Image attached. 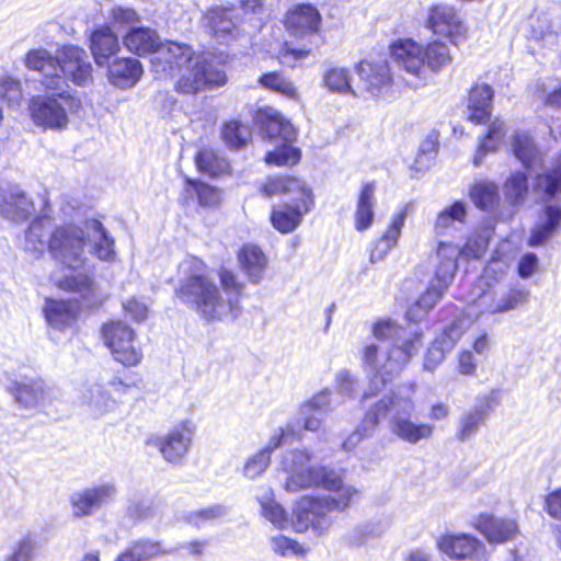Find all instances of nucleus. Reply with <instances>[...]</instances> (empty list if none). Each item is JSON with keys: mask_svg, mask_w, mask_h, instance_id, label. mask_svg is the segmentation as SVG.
<instances>
[{"mask_svg": "<svg viewBox=\"0 0 561 561\" xmlns=\"http://www.w3.org/2000/svg\"><path fill=\"white\" fill-rule=\"evenodd\" d=\"M382 533L383 529L375 524H363L351 529L346 535V540L350 545L360 546L379 537Z\"/></svg>", "mask_w": 561, "mask_h": 561, "instance_id": "55", "label": "nucleus"}, {"mask_svg": "<svg viewBox=\"0 0 561 561\" xmlns=\"http://www.w3.org/2000/svg\"><path fill=\"white\" fill-rule=\"evenodd\" d=\"M390 54L397 67L404 71L403 80L412 88L424 84L428 70L438 72L451 62L449 47L439 41L426 47L413 39L398 41L391 45Z\"/></svg>", "mask_w": 561, "mask_h": 561, "instance_id": "6", "label": "nucleus"}, {"mask_svg": "<svg viewBox=\"0 0 561 561\" xmlns=\"http://www.w3.org/2000/svg\"><path fill=\"white\" fill-rule=\"evenodd\" d=\"M180 285L178 298L193 307L206 320H219L227 316L218 287L206 275V265L197 257L185 259L179 265Z\"/></svg>", "mask_w": 561, "mask_h": 561, "instance_id": "5", "label": "nucleus"}, {"mask_svg": "<svg viewBox=\"0 0 561 561\" xmlns=\"http://www.w3.org/2000/svg\"><path fill=\"white\" fill-rule=\"evenodd\" d=\"M446 289L431 282L426 291L408 309L407 320L413 323L421 321L443 297Z\"/></svg>", "mask_w": 561, "mask_h": 561, "instance_id": "42", "label": "nucleus"}, {"mask_svg": "<svg viewBox=\"0 0 561 561\" xmlns=\"http://www.w3.org/2000/svg\"><path fill=\"white\" fill-rule=\"evenodd\" d=\"M89 47L95 64L100 67L108 65L112 57L121 50L117 34L108 24L95 27L89 36Z\"/></svg>", "mask_w": 561, "mask_h": 561, "instance_id": "23", "label": "nucleus"}, {"mask_svg": "<svg viewBox=\"0 0 561 561\" xmlns=\"http://www.w3.org/2000/svg\"><path fill=\"white\" fill-rule=\"evenodd\" d=\"M470 197L478 208L491 210L499 203V187L493 182L479 181L471 187Z\"/></svg>", "mask_w": 561, "mask_h": 561, "instance_id": "44", "label": "nucleus"}, {"mask_svg": "<svg viewBox=\"0 0 561 561\" xmlns=\"http://www.w3.org/2000/svg\"><path fill=\"white\" fill-rule=\"evenodd\" d=\"M50 224L46 218H37L33 220L25 232L24 249L36 255H42L48 249V240L50 238Z\"/></svg>", "mask_w": 561, "mask_h": 561, "instance_id": "39", "label": "nucleus"}, {"mask_svg": "<svg viewBox=\"0 0 561 561\" xmlns=\"http://www.w3.org/2000/svg\"><path fill=\"white\" fill-rule=\"evenodd\" d=\"M117 493L114 482H103L77 491L70 496L72 515L78 518L91 516L103 506L114 502Z\"/></svg>", "mask_w": 561, "mask_h": 561, "instance_id": "15", "label": "nucleus"}, {"mask_svg": "<svg viewBox=\"0 0 561 561\" xmlns=\"http://www.w3.org/2000/svg\"><path fill=\"white\" fill-rule=\"evenodd\" d=\"M105 345L112 351L115 359L125 366L137 365L142 354L134 345V331L125 323L117 321L103 328Z\"/></svg>", "mask_w": 561, "mask_h": 561, "instance_id": "13", "label": "nucleus"}, {"mask_svg": "<svg viewBox=\"0 0 561 561\" xmlns=\"http://www.w3.org/2000/svg\"><path fill=\"white\" fill-rule=\"evenodd\" d=\"M534 190L541 194L546 203L561 192V161L551 171L537 175ZM560 224L561 206L547 204L542 209L541 222L531 230L528 244L530 247L543 244L559 229Z\"/></svg>", "mask_w": 561, "mask_h": 561, "instance_id": "8", "label": "nucleus"}, {"mask_svg": "<svg viewBox=\"0 0 561 561\" xmlns=\"http://www.w3.org/2000/svg\"><path fill=\"white\" fill-rule=\"evenodd\" d=\"M262 130L271 140L280 141L273 151H268L265 161L268 164H295L300 159V150L291 146L296 140V129L277 111L268 108L261 113Z\"/></svg>", "mask_w": 561, "mask_h": 561, "instance_id": "10", "label": "nucleus"}, {"mask_svg": "<svg viewBox=\"0 0 561 561\" xmlns=\"http://www.w3.org/2000/svg\"><path fill=\"white\" fill-rule=\"evenodd\" d=\"M331 391L328 388L301 405L297 424L305 430L316 432L320 428L324 415L331 410Z\"/></svg>", "mask_w": 561, "mask_h": 561, "instance_id": "29", "label": "nucleus"}, {"mask_svg": "<svg viewBox=\"0 0 561 561\" xmlns=\"http://www.w3.org/2000/svg\"><path fill=\"white\" fill-rule=\"evenodd\" d=\"M115 241L96 219L84 221L83 228L76 225L56 227L48 240V251L55 261L71 271L57 282V286L67 291L88 295L92 289V278L85 267L89 266L88 253L101 261L112 262L116 257Z\"/></svg>", "mask_w": 561, "mask_h": 561, "instance_id": "2", "label": "nucleus"}, {"mask_svg": "<svg viewBox=\"0 0 561 561\" xmlns=\"http://www.w3.org/2000/svg\"><path fill=\"white\" fill-rule=\"evenodd\" d=\"M514 156L524 168L530 170L541 164V154L533 138L526 133H516L513 139Z\"/></svg>", "mask_w": 561, "mask_h": 561, "instance_id": "40", "label": "nucleus"}, {"mask_svg": "<svg viewBox=\"0 0 561 561\" xmlns=\"http://www.w3.org/2000/svg\"><path fill=\"white\" fill-rule=\"evenodd\" d=\"M57 78H61L66 83L70 80L76 85H89L92 80V65L87 51L75 45H66L59 49Z\"/></svg>", "mask_w": 561, "mask_h": 561, "instance_id": "14", "label": "nucleus"}, {"mask_svg": "<svg viewBox=\"0 0 561 561\" xmlns=\"http://www.w3.org/2000/svg\"><path fill=\"white\" fill-rule=\"evenodd\" d=\"M324 85L332 92L341 94L355 95L351 85V75L345 68L333 67L325 71L323 76Z\"/></svg>", "mask_w": 561, "mask_h": 561, "instance_id": "47", "label": "nucleus"}, {"mask_svg": "<svg viewBox=\"0 0 561 561\" xmlns=\"http://www.w3.org/2000/svg\"><path fill=\"white\" fill-rule=\"evenodd\" d=\"M175 83L178 92L196 94L205 89H214L226 84V72L218 68L213 61L199 54H194L181 72Z\"/></svg>", "mask_w": 561, "mask_h": 561, "instance_id": "11", "label": "nucleus"}, {"mask_svg": "<svg viewBox=\"0 0 561 561\" xmlns=\"http://www.w3.org/2000/svg\"><path fill=\"white\" fill-rule=\"evenodd\" d=\"M127 516L134 522H144L154 515L153 502L150 499L135 497L128 502Z\"/></svg>", "mask_w": 561, "mask_h": 561, "instance_id": "54", "label": "nucleus"}, {"mask_svg": "<svg viewBox=\"0 0 561 561\" xmlns=\"http://www.w3.org/2000/svg\"><path fill=\"white\" fill-rule=\"evenodd\" d=\"M530 291L525 286L514 285L500 293L489 307L491 313H504L520 308L529 301Z\"/></svg>", "mask_w": 561, "mask_h": 561, "instance_id": "38", "label": "nucleus"}, {"mask_svg": "<svg viewBox=\"0 0 561 561\" xmlns=\"http://www.w3.org/2000/svg\"><path fill=\"white\" fill-rule=\"evenodd\" d=\"M123 44L129 51L138 56L152 54L153 57L162 43L154 30L134 26L123 36Z\"/></svg>", "mask_w": 561, "mask_h": 561, "instance_id": "34", "label": "nucleus"}, {"mask_svg": "<svg viewBox=\"0 0 561 561\" xmlns=\"http://www.w3.org/2000/svg\"><path fill=\"white\" fill-rule=\"evenodd\" d=\"M14 401L24 408H34L39 402L41 388H9Z\"/></svg>", "mask_w": 561, "mask_h": 561, "instance_id": "60", "label": "nucleus"}, {"mask_svg": "<svg viewBox=\"0 0 561 561\" xmlns=\"http://www.w3.org/2000/svg\"><path fill=\"white\" fill-rule=\"evenodd\" d=\"M203 20L209 32L220 42L237 38L240 34V9L234 4L211 7L205 12Z\"/></svg>", "mask_w": 561, "mask_h": 561, "instance_id": "17", "label": "nucleus"}, {"mask_svg": "<svg viewBox=\"0 0 561 561\" xmlns=\"http://www.w3.org/2000/svg\"><path fill=\"white\" fill-rule=\"evenodd\" d=\"M45 317L53 329L64 331L77 320L78 306L66 300H47Z\"/></svg>", "mask_w": 561, "mask_h": 561, "instance_id": "37", "label": "nucleus"}, {"mask_svg": "<svg viewBox=\"0 0 561 561\" xmlns=\"http://www.w3.org/2000/svg\"><path fill=\"white\" fill-rule=\"evenodd\" d=\"M263 192L266 196L293 195L290 202L274 208L271 214L273 227L282 233L294 231L312 205L311 191L302 181L295 178H272L264 185Z\"/></svg>", "mask_w": 561, "mask_h": 561, "instance_id": "7", "label": "nucleus"}, {"mask_svg": "<svg viewBox=\"0 0 561 561\" xmlns=\"http://www.w3.org/2000/svg\"><path fill=\"white\" fill-rule=\"evenodd\" d=\"M362 88L371 95L387 91L393 78L386 60H362L356 66Z\"/></svg>", "mask_w": 561, "mask_h": 561, "instance_id": "21", "label": "nucleus"}, {"mask_svg": "<svg viewBox=\"0 0 561 561\" xmlns=\"http://www.w3.org/2000/svg\"><path fill=\"white\" fill-rule=\"evenodd\" d=\"M226 514L227 510L224 505L215 504L191 512L187 515L186 520L196 527H201L204 523L224 517Z\"/></svg>", "mask_w": 561, "mask_h": 561, "instance_id": "57", "label": "nucleus"}, {"mask_svg": "<svg viewBox=\"0 0 561 561\" xmlns=\"http://www.w3.org/2000/svg\"><path fill=\"white\" fill-rule=\"evenodd\" d=\"M428 25L434 33L449 37L455 44L465 41L467 27L460 15L451 7L437 4L431 9Z\"/></svg>", "mask_w": 561, "mask_h": 561, "instance_id": "19", "label": "nucleus"}, {"mask_svg": "<svg viewBox=\"0 0 561 561\" xmlns=\"http://www.w3.org/2000/svg\"><path fill=\"white\" fill-rule=\"evenodd\" d=\"M80 101L72 96L67 88L46 90L45 94L34 95L30 100L31 117L38 126L62 129L68 125V114L76 111Z\"/></svg>", "mask_w": 561, "mask_h": 561, "instance_id": "9", "label": "nucleus"}, {"mask_svg": "<svg viewBox=\"0 0 561 561\" xmlns=\"http://www.w3.org/2000/svg\"><path fill=\"white\" fill-rule=\"evenodd\" d=\"M504 194L511 205H520L528 194V179L523 172H515L504 184Z\"/></svg>", "mask_w": 561, "mask_h": 561, "instance_id": "48", "label": "nucleus"}, {"mask_svg": "<svg viewBox=\"0 0 561 561\" xmlns=\"http://www.w3.org/2000/svg\"><path fill=\"white\" fill-rule=\"evenodd\" d=\"M476 527L490 542H505L514 539L518 534L516 520L489 514H481L477 519Z\"/></svg>", "mask_w": 561, "mask_h": 561, "instance_id": "31", "label": "nucleus"}, {"mask_svg": "<svg viewBox=\"0 0 561 561\" xmlns=\"http://www.w3.org/2000/svg\"><path fill=\"white\" fill-rule=\"evenodd\" d=\"M294 434L295 430L291 425H287L285 428H278L270 438L268 444L247 460L243 467V476L248 479H255L261 476L271 462L273 450L284 445Z\"/></svg>", "mask_w": 561, "mask_h": 561, "instance_id": "26", "label": "nucleus"}, {"mask_svg": "<svg viewBox=\"0 0 561 561\" xmlns=\"http://www.w3.org/2000/svg\"><path fill=\"white\" fill-rule=\"evenodd\" d=\"M490 233L484 230L481 233L469 237L466 244L460 249V255L467 259H479L486 251Z\"/></svg>", "mask_w": 561, "mask_h": 561, "instance_id": "56", "label": "nucleus"}, {"mask_svg": "<svg viewBox=\"0 0 561 561\" xmlns=\"http://www.w3.org/2000/svg\"><path fill=\"white\" fill-rule=\"evenodd\" d=\"M169 554H174V550H168L159 540L141 537L131 540L115 561H152Z\"/></svg>", "mask_w": 561, "mask_h": 561, "instance_id": "28", "label": "nucleus"}, {"mask_svg": "<svg viewBox=\"0 0 561 561\" xmlns=\"http://www.w3.org/2000/svg\"><path fill=\"white\" fill-rule=\"evenodd\" d=\"M321 24L318 9L309 3L295 5L285 18V26L295 35L317 32Z\"/></svg>", "mask_w": 561, "mask_h": 561, "instance_id": "30", "label": "nucleus"}, {"mask_svg": "<svg viewBox=\"0 0 561 561\" xmlns=\"http://www.w3.org/2000/svg\"><path fill=\"white\" fill-rule=\"evenodd\" d=\"M493 89L486 83H477L471 88L467 102L468 119L482 124L489 121L492 111Z\"/></svg>", "mask_w": 561, "mask_h": 561, "instance_id": "33", "label": "nucleus"}, {"mask_svg": "<svg viewBox=\"0 0 561 561\" xmlns=\"http://www.w3.org/2000/svg\"><path fill=\"white\" fill-rule=\"evenodd\" d=\"M311 455L307 450H290L282 461L287 473L285 489L299 492L313 486H322L335 495L323 497H302L294 510L293 526L304 533L312 527L318 534L327 531L332 525L331 513L344 511L357 491L343 483L340 472L325 467L310 466Z\"/></svg>", "mask_w": 561, "mask_h": 561, "instance_id": "1", "label": "nucleus"}, {"mask_svg": "<svg viewBox=\"0 0 561 561\" xmlns=\"http://www.w3.org/2000/svg\"><path fill=\"white\" fill-rule=\"evenodd\" d=\"M59 50L54 56L45 48L31 49L25 55V66L30 70L38 71L44 76L43 85L45 90H60V88H68V84L61 79L57 78Z\"/></svg>", "mask_w": 561, "mask_h": 561, "instance_id": "20", "label": "nucleus"}, {"mask_svg": "<svg viewBox=\"0 0 561 561\" xmlns=\"http://www.w3.org/2000/svg\"><path fill=\"white\" fill-rule=\"evenodd\" d=\"M438 549L455 560L484 561V545L467 534L444 535L437 540Z\"/></svg>", "mask_w": 561, "mask_h": 561, "instance_id": "18", "label": "nucleus"}, {"mask_svg": "<svg viewBox=\"0 0 561 561\" xmlns=\"http://www.w3.org/2000/svg\"><path fill=\"white\" fill-rule=\"evenodd\" d=\"M195 54L194 49L182 43H162L151 58L152 71L159 78L176 77L188 65Z\"/></svg>", "mask_w": 561, "mask_h": 561, "instance_id": "16", "label": "nucleus"}, {"mask_svg": "<svg viewBox=\"0 0 561 561\" xmlns=\"http://www.w3.org/2000/svg\"><path fill=\"white\" fill-rule=\"evenodd\" d=\"M108 19H110L112 28L113 27H117V28H127L128 27V30H129V28L136 26V24L140 22V16L136 12V10H134L133 8L123 7V5H114L108 13Z\"/></svg>", "mask_w": 561, "mask_h": 561, "instance_id": "53", "label": "nucleus"}, {"mask_svg": "<svg viewBox=\"0 0 561 561\" xmlns=\"http://www.w3.org/2000/svg\"><path fill=\"white\" fill-rule=\"evenodd\" d=\"M373 333L379 344L367 345L363 360L368 373L373 375V385L386 386L417 352L421 346V333L390 320L376 323Z\"/></svg>", "mask_w": 561, "mask_h": 561, "instance_id": "3", "label": "nucleus"}, {"mask_svg": "<svg viewBox=\"0 0 561 561\" xmlns=\"http://www.w3.org/2000/svg\"><path fill=\"white\" fill-rule=\"evenodd\" d=\"M106 66L108 81L119 89L133 88L144 72L141 62L133 57L116 58Z\"/></svg>", "mask_w": 561, "mask_h": 561, "instance_id": "27", "label": "nucleus"}, {"mask_svg": "<svg viewBox=\"0 0 561 561\" xmlns=\"http://www.w3.org/2000/svg\"><path fill=\"white\" fill-rule=\"evenodd\" d=\"M412 209V203H407L392 215L388 229L373 245L369 257L370 263L375 264L382 261L397 245L408 213Z\"/></svg>", "mask_w": 561, "mask_h": 561, "instance_id": "24", "label": "nucleus"}, {"mask_svg": "<svg viewBox=\"0 0 561 561\" xmlns=\"http://www.w3.org/2000/svg\"><path fill=\"white\" fill-rule=\"evenodd\" d=\"M195 431V424L191 420H184L165 435L151 437L147 444L156 447L167 462L180 465L191 450Z\"/></svg>", "mask_w": 561, "mask_h": 561, "instance_id": "12", "label": "nucleus"}, {"mask_svg": "<svg viewBox=\"0 0 561 561\" xmlns=\"http://www.w3.org/2000/svg\"><path fill=\"white\" fill-rule=\"evenodd\" d=\"M221 136L230 148L240 149L251 139L252 131L249 125L230 121L224 125Z\"/></svg>", "mask_w": 561, "mask_h": 561, "instance_id": "46", "label": "nucleus"}, {"mask_svg": "<svg viewBox=\"0 0 561 561\" xmlns=\"http://www.w3.org/2000/svg\"><path fill=\"white\" fill-rule=\"evenodd\" d=\"M471 324L472 320L469 317H457L449 325L445 327L442 334L436 339L442 342L446 348L453 350Z\"/></svg>", "mask_w": 561, "mask_h": 561, "instance_id": "51", "label": "nucleus"}, {"mask_svg": "<svg viewBox=\"0 0 561 561\" xmlns=\"http://www.w3.org/2000/svg\"><path fill=\"white\" fill-rule=\"evenodd\" d=\"M383 393L379 391L366 392L363 400L371 398L377 400L370 404L366 413L365 426L377 427L380 419L389 417V427L392 434L410 444H417L422 439L432 436L434 426L430 424H416L412 422L411 415L414 411V403L409 394L396 392L391 388Z\"/></svg>", "mask_w": 561, "mask_h": 561, "instance_id": "4", "label": "nucleus"}, {"mask_svg": "<svg viewBox=\"0 0 561 561\" xmlns=\"http://www.w3.org/2000/svg\"><path fill=\"white\" fill-rule=\"evenodd\" d=\"M376 182H365L358 192L356 210L354 214V226L359 232L369 229L375 218Z\"/></svg>", "mask_w": 561, "mask_h": 561, "instance_id": "35", "label": "nucleus"}, {"mask_svg": "<svg viewBox=\"0 0 561 561\" xmlns=\"http://www.w3.org/2000/svg\"><path fill=\"white\" fill-rule=\"evenodd\" d=\"M259 82L266 89L276 91L288 98H296L297 90L293 82L283 77L279 72H267L260 77Z\"/></svg>", "mask_w": 561, "mask_h": 561, "instance_id": "52", "label": "nucleus"}, {"mask_svg": "<svg viewBox=\"0 0 561 561\" xmlns=\"http://www.w3.org/2000/svg\"><path fill=\"white\" fill-rule=\"evenodd\" d=\"M500 141L501 140H497L495 138H491L490 135L486 134L482 138V140H481V142H480V145H479V147L477 149V152H476V154L473 157V164H474V167H480L482 164V162H483L484 157L489 152H493V151H495L497 149V146H499Z\"/></svg>", "mask_w": 561, "mask_h": 561, "instance_id": "63", "label": "nucleus"}, {"mask_svg": "<svg viewBox=\"0 0 561 561\" xmlns=\"http://www.w3.org/2000/svg\"><path fill=\"white\" fill-rule=\"evenodd\" d=\"M262 515L277 528H286L288 519L285 510L276 503L270 491H265L264 495L259 497Z\"/></svg>", "mask_w": 561, "mask_h": 561, "instance_id": "49", "label": "nucleus"}, {"mask_svg": "<svg viewBox=\"0 0 561 561\" xmlns=\"http://www.w3.org/2000/svg\"><path fill=\"white\" fill-rule=\"evenodd\" d=\"M450 351V348H446L442 342L435 339L425 355L424 368L427 370L434 369L444 359L445 354Z\"/></svg>", "mask_w": 561, "mask_h": 561, "instance_id": "62", "label": "nucleus"}, {"mask_svg": "<svg viewBox=\"0 0 561 561\" xmlns=\"http://www.w3.org/2000/svg\"><path fill=\"white\" fill-rule=\"evenodd\" d=\"M238 261L250 283L259 284L263 279L267 259L259 247L254 244L243 245L238 253Z\"/></svg>", "mask_w": 561, "mask_h": 561, "instance_id": "36", "label": "nucleus"}, {"mask_svg": "<svg viewBox=\"0 0 561 561\" xmlns=\"http://www.w3.org/2000/svg\"><path fill=\"white\" fill-rule=\"evenodd\" d=\"M496 390H492L489 396L478 398L476 405L465 411L459 417V430L457 438L465 442L471 438L484 424L491 410L499 403Z\"/></svg>", "mask_w": 561, "mask_h": 561, "instance_id": "22", "label": "nucleus"}, {"mask_svg": "<svg viewBox=\"0 0 561 561\" xmlns=\"http://www.w3.org/2000/svg\"><path fill=\"white\" fill-rule=\"evenodd\" d=\"M466 205L462 202H455L451 206L442 210L436 218L434 232L437 237L451 234L456 225L465 222Z\"/></svg>", "mask_w": 561, "mask_h": 561, "instance_id": "41", "label": "nucleus"}, {"mask_svg": "<svg viewBox=\"0 0 561 561\" xmlns=\"http://www.w3.org/2000/svg\"><path fill=\"white\" fill-rule=\"evenodd\" d=\"M436 256L438 263L435 267V277L432 282L447 290L458 268L457 261L460 256V248L453 243L440 241Z\"/></svg>", "mask_w": 561, "mask_h": 561, "instance_id": "32", "label": "nucleus"}, {"mask_svg": "<svg viewBox=\"0 0 561 561\" xmlns=\"http://www.w3.org/2000/svg\"><path fill=\"white\" fill-rule=\"evenodd\" d=\"M219 279L224 293L226 295V299L222 298V305L228 307L227 314L234 312L240 309V299L243 294V284L240 283L237 276L229 270L220 268Z\"/></svg>", "mask_w": 561, "mask_h": 561, "instance_id": "43", "label": "nucleus"}, {"mask_svg": "<svg viewBox=\"0 0 561 561\" xmlns=\"http://www.w3.org/2000/svg\"><path fill=\"white\" fill-rule=\"evenodd\" d=\"M0 214L12 221L26 220L34 211V205L18 185L1 188Z\"/></svg>", "mask_w": 561, "mask_h": 561, "instance_id": "25", "label": "nucleus"}, {"mask_svg": "<svg viewBox=\"0 0 561 561\" xmlns=\"http://www.w3.org/2000/svg\"><path fill=\"white\" fill-rule=\"evenodd\" d=\"M551 80L541 82L538 87L545 96V103L550 106H561V85L553 87Z\"/></svg>", "mask_w": 561, "mask_h": 561, "instance_id": "64", "label": "nucleus"}, {"mask_svg": "<svg viewBox=\"0 0 561 561\" xmlns=\"http://www.w3.org/2000/svg\"><path fill=\"white\" fill-rule=\"evenodd\" d=\"M531 33L537 39H543L550 35H558L561 33L560 16L550 12L539 13L531 24Z\"/></svg>", "mask_w": 561, "mask_h": 561, "instance_id": "50", "label": "nucleus"}, {"mask_svg": "<svg viewBox=\"0 0 561 561\" xmlns=\"http://www.w3.org/2000/svg\"><path fill=\"white\" fill-rule=\"evenodd\" d=\"M271 547L272 550L280 557L295 556L300 554L302 552V549L297 541L289 539L285 536L272 537Z\"/></svg>", "mask_w": 561, "mask_h": 561, "instance_id": "59", "label": "nucleus"}, {"mask_svg": "<svg viewBox=\"0 0 561 561\" xmlns=\"http://www.w3.org/2000/svg\"><path fill=\"white\" fill-rule=\"evenodd\" d=\"M196 164L201 172L210 176L221 175L229 169L228 161L211 149H202L196 156Z\"/></svg>", "mask_w": 561, "mask_h": 561, "instance_id": "45", "label": "nucleus"}, {"mask_svg": "<svg viewBox=\"0 0 561 561\" xmlns=\"http://www.w3.org/2000/svg\"><path fill=\"white\" fill-rule=\"evenodd\" d=\"M35 549V540L26 536L18 542L13 553L5 561H32Z\"/></svg>", "mask_w": 561, "mask_h": 561, "instance_id": "61", "label": "nucleus"}, {"mask_svg": "<svg viewBox=\"0 0 561 561\" xmlns=\"http://www.w3.org/2000/svg\"><path fill=\"white\" fill-rule=\"evenodd\" d=\"M0 99L10 105H16L22 99L21 83L13 78L0 80Z\"/></svg>", "mask_w": 561, "mask_h": 561, "instance_id": "58", "label": "nucleus"}]
</instances>
